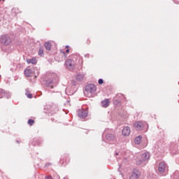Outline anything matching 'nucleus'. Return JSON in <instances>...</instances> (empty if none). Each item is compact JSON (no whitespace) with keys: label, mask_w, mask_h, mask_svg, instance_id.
<instances>
[{"label":"nucleus","mask_w":179,"mask_h":179,"mask_svg":"<svg viewBox=\"0 0 179 179\" xmlns=\"http://www.w3.org/2000/svg\"><path fill=\"white\" fill-rule=\"evenodd\" d=\"M31 73H33V70L30 69H27L24 70V75L25 76H27V78L30 77Z\"/></svg>","instance_id":"obj_16"},{"label":"nucleus","mask_w":179,"mask_h":179,"mask_svg":"<svg viewBox=\"0 0 179 179\" xmlns=\"http://www.w3.org/2000/svg\"><path fill=\"white\" fill-rule=\"evenodd\" d=\"M31 64H32V65H36V64H37V59L34 57L31 59Z\"/></svg>","instance_id":"obj_22"},{"label":"nucleus","mask_w":179,"mask_h":179,"mask_svg":"<svg viewBox=\"0 0 179 179\" xmlns=\"http://www.w3.org/2000/svg\"><path fill=\"white\" fill-rule=\"evenodd\" d=\"M166 169H167V165L164 162H161L159 164L158 167V171L159 173H161V174H163L166 171Z\"/></svg>","instance_id":"obj_9"},{"label":"nucleus","mask_w":179,"mask_h":179,"mask_svg":"<svg viewBox=\"0 0 179 179\" xmlns=\"http://www.w3.org/2000/svg\"><path fill=\"white\" fill-rule=\"evenodd\" d=\"M45 179H50V176H45Z\"/></svg>","instance_id":"obj_28"},{"label":"nucleus","mask_w":179,"mask_h":179,"mask_svg":"<svg viewBox=\"0 0 179 179\" xmlns=\"http://www.w3.org/2000/svg\"><path fill=\"white\" fill-rule=\"evenodd\" d=\"M141 139H142V136H138L136 137V138L134 140V143L136 145H140L141 142Z\"/></svg>","instance_id":"obj_17"},{"label":"nucleus","mask_w":179,"mask_h":179,"mask_svg":"<svg viewBox=\"0 0 179 179\" xmlns=\"http://www.w3.org/2000/svg\"><path fill=\"white\" fill-rule=\"evenodd\" d=\"M85 58H90V54H86V55H85Z\"/></svg>","instance_id":"obj_26"},{"label":"nucleus","mask_w":179,"mask_h":179,"mask_svg":"<svg viewBox=\"0 0 179 179\" xmlns=\"http://www.w3.org/2000/svg\"><path fill=\"white\" fill-rule=\"evenodd\" d=\"M140 177L141 172L138 169H134L129 179H139Z\"/></svg>","instance_id":"obj_8"},{"label":"nucleus","mask_w":179,"mask_h":179,"mask_svg":"<svg viewBox=\"0 0 179 179\" xmlns=\"http://www.w3.org/2000/svg\"><path fill=\"white\" fill-rule=\"evenodd\" d=\"M115 155H116V156H118V152H116V153H115Z\"/></svg>","instance_id":"obj_31"},{"label":"nucleus","mask_w":179,"mask_h":179,"mask_svg":"<svg viewBox=\"0 0 179 179\" xmlns=\"http://www.w3.org/2000/svg\"><path fill=\"white\" fill-rule=\"evenodd\" d=\"M66 52H69V49H67V50H66Z\"/></svg>","instance_id":"obj_29"},{"label":"nucleus","mask_w":179,"mask_h":179,"mask_svg":"<svg viewBox=\"0 0 179 179\" xmlns=\"http://www.w3.org/2000/svg\"><path fill=\"white\" fill-rule=\"evenodd\" d=\"M134 128L136 131H143V132H147L149 128V124L146 122H136L134 123Z\"/></svg>","instance_id":"obj_2"},{"label":"nucleus","mask_w":179,"mask_h":179,"mask_svg":"<svg viewBox=\"0 0 179 179\" xmlns=\"http://www.w3.org/2000/svg\"><path fill=\"white\" fill-rule=\"evenodd\" d=\"M17 142L19 143V141H17Z\"/></svg>","instance_id":"obj_32"},{"label":"nucleus","mask_w":179,"mask_h":179,"mask_svg":"<svg viewBox=\"0 0 179 179\" xmlns=\"http://www.w3.org/2000/svg\"><path fill=\"white\" fill-rule=\"evenodd\" d=\"M76 78L78 82H82V80H83V79L85 78V75L83 74V73H80L77 74Z\"/></svg>","instance_id":"obj_14"},{"label":"nucleus","mask_w":179,"mask_h":179,"mask_svg":"<svg viewBox=\"0 0 179 179\" xmlns=\"http://www.w3.org/2000/svg\"><path fill=\"white\" fill-rule=\"evenodd\" d=\"M45 166V167H48V166H51V163H47Z\"/></svg>","instance_id":"obj_27"},{"label":"nucleus","mask_w":179,"mask_h":179,"mask_svg":"<svg viewBox=\"0 0 179 179\" xmlns=\"http://www.w3.org/2000/svg\"><path fill=\"white\" fill-rule=\"evenodd\" d=\"M45 86L48 89H54V87L57 86V81H55V78H52L46 80L45 81Z\"/></svg>","instance_id":"obj_4"},{"label":"nucleus","mask_w":179,"mask_h":179,"mask_svg":"<svg viewBox=\"0 0 179 179\" xmlns=\"http://www.w3.org/2000/svg\"><path fill=\"white\" fill-rule=\"evenodd\" d=\"M98 83H99V85H103V83H104V80L102 78H100L98 80Z\"/></svg>","instance_id":"obj_24"},{"label":"nucleus","mask_w":179,"mask_h":179,"mask_svg":"<svg viewBox=\"0 0 179 179\" xmlns=\"http://www.w3.org/2000/svg\"><path fill=\"white\" fill-rule=\"evenodd\" d=\"M107 132V130H105L103 132V134H106Z\"/></svg>","instance_id":"obj_30"},{"label":"nucleus","mask_w":179,"mask_h":179,"mask_svg":"<svg viewBox=\"0 0 179 179\" xmlns=\"http://www.w3.org/2000/svg\"><path fill=\"white\" fill-rule=\"evenodd\" d=\"M38 55H40L41 57H43V55H44V50H43V48H39Z\"/></svg>","instance_id":"obj_21"},{"label":"nucleus","mask_w":179,"mask_h":179,"mask_svg":"<svg viewBox=\"0 0 179 179\" xmlns=\"http://www.w3.org/2000/svg\"><path fill=\"white\" fill-rule=\"evenodd\" d=\"M65 65L69 71H72L73 68H75V64L73 63V60L69 59L65 62Z\"/></svg>","instance_id":"obj_7"},{"label":"nucleus","mask_w":179,"mask_h":179,"mask_svg":"<svg viewBox=\"0 0 179 179\" xmlns=\"http://www.w3.org/2000/svg\"><path fill=\"white\" fill-rule=\"evenodd\" d=\"M97 90V87L94 84H88L85 87L84 94L86 97H93L94 93Z\"/></svg>","instance_id":"obj_1"},{"label":"nucleus","mask_w":179,"mask_h":179,"mask_svg":"<svg viewBox=\"0 0 179 179\" xmlns=\"http://www.w3.org/2000/svg\"><path fill=\"white\" fill-rule=\"evenodd\" d=\"M27 64H31V59H27Z\"/></svg>","instance_id":"obj_25"},{"label":"nucleus","mask_w":179,"mask_h":179,"mask_svg":"<svg viewBox=\"0 0 179 179\" xmlns=\"http://www.w3.org/2000/svg\"><path fill=\"white\" fill-rule=\"evenodd\" d=\"M28 124H29V125H31V126L33 125V124H34V120L29 119L28 120Z\"/></svg>","instance_id":"obj_23"},{"label":"nucleus","mask_w":179,"mask_h":179,"mask_svg":"<svg viewBox=\"0 0 179 179\" xmlns=\"http://www.w3.org/2000/svg\"><path fill=\"white\" fill-rule=\"evenodd\" d=\"M76 90H75V85H73L71 87H67L65 90V93L68 96H72L76 93Z\"/></svg>","instance_id":"obj_6"},{"label":"nucleus","mask_w":179,"mask_h":179,"mask_svg":"<svg viewBox=\"0 0 179 179\" xmlns=\"http://www.w3.org/2000/svg\"><path fill=\"white\" fill-rule=\"evenodd\" d=\"M101 106L104 108H106V107H108L110 106V101L108 99H105L101 101Z\"/></svg>","instance_id":"obj_15"},{"label":"nucleus","mask_w":179,"mask_h":179,"mask_svg":"<svg viewBox=\"0 0 179 179\" xmlns=\"http://www.w3.org/2000/svg\"><path fill=\"white\" fill-rule=\"evenodd\" d=\"M174 179H179V171H176L173 176Z\"/></svg>","instance_id":"obj_20"},{"label":"nucleus","mask_w":179,"mask_h":179,"mask_svg":"<svg viewBox=\"0 0 179 179\" xmlns=\"http://www.w3.org/2000/svg\"><path fill=\"white\" fill-rule=\"evenodd\" d=\"M25 95L28 97V99L33 98V95H31V94H30V91H29V88H27L25 90Z\"/></svg>","instance_id":"obj_18"},{"label":"nucleus","mask_w":179,"mask_h":179,"mask_svg":"<svg viewBox=\"0 0 179 179\" xmlns=\"http://www.w3.org/2000/svg\"><path fill=\"white\" fill-rule=\"evenodd\" d=\"M150 159V153L148 152H143L141 155V159L137 160L136 162V165L137 166H141V164H146V162Z\"/></svg>","instance_id":"obj_3"},{"label":"nucleus","mask_w":179,"mask_h":179,"mask_svg":"<svg viewBox=\"0 0 179 179\" xmlns=\"http://www.w3.org/2000/svg\"><path fill=\"white\" fill-rule=\"evenodd\" d=\"M88 112L85 109L79 110L78 111V117L80 118H86L87 117Z\"/></svg>","instance_id":"obj_11"},{"label":"nucleus","mask_w":179,"mask_h":179,"mask_svg":"<svg viewBox=\"0 0 179 179\" xmlns=\"http://www.w3.org/2000/svg\"><path fill=\"white\" fill-rule=\"evenodd\" d=\"M106 141H108V142H113V141H115V136H114V134H107L106 135Z\"/></svg>","instance_id":"obj_13"},{"label":"nucleus","mask_w":179,"mask_h":179,"mask_svg":"<svg viewBox=\"0 0 179 179\" xmlns=\"http://www.w3.org/2000/svg\"><path fill=\"white\" fill-rule=\"evenodd\" d=\"M0 43L3 44V45H9V44L12 43V39L8 35H3L0 38Z\"/></svg>","instance_id":"obj_5"},{"label":"nucleus","mask_w":179,"mask_h":179,"mask_svg":"<svg viewBox=\"0 0 179 179\" xmlns=\"http://www.w3.org/2000/svg\"><path fill=\"white\" fill-rule=\"evenodd\" d=\"M3 97L9 99L10 97V92H6L3 89H0V99H3Z\"/></svg>","instance_id":"obj_10"},{"label":"nucleus","mask_w":179,"mask_h":179,"mask_svg":"<svg viewBox=\"0 0 179 179\" xmlns=\"http://www.w3.org/2000/svg\"><path fill=\"white\" fill-rule=\"evenodd\" d=\"M0 1H5V0H0Z\"/></svg>","instance_id":"obj_34"},{"label":"nucleus","mask_w":179,"mask_h":179,"mask_svg":"<svg viewBox=\"0 0 179 179\" xmlns=\"http://www.w3.org/2000/svg\"><path fill=\"white\" fill-rule=\"evenodd\" d=\"M45 48L46 50L50 51V50H51V43H50V42L45 43Z\"/></svg>","instance_id":"obj_19"},{"label":"nucleus","mask_w":179,"mask_h":179,"mask_svg":"<svg viewBox=\"0 0 179 179\" xmlns=\"http://www.w3.org/2000/svg\"><path fill=\"white\" fill-rule=\"evenodd\" d=\"M68 47H69V46H66V48H68Z\"/></svg>","instance_id":"obj_33"},{"label":"nucleus","mask_w":179,"mask_h":179,"mask_svg":"<svg viewBox=\"0 0 179 179\" xmlns=\"http://www.w3.org/2000/svg\"><path fill=\"white\" fill-rule=\"evenodd\" d=\"M122 134L124 136H128V135H129V134H131V129L129 128V127H125L122 129Z\"/></svg>","instance_id":"obj_12"}]
</instances>
